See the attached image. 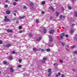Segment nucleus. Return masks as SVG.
I'll list each match as a JSON object with an SVG mask.
<instances>
[{
  "label": "nucleus",
  "instance_id": "nucleus-1",
  "mask_svg": "<svg viewBox=\"0 0 77 77\" xmlns=\"http://www.w3.org/2000/svg\"><path fill=\"white\" fill-rule=\"evenodd\" d=\"M3 46L4 47H5V48L6 47L7 48H9V47L11 46V44H7L6 45H3Z\"/></svg>",
  "mask_w": 77,
  "mask_h": 77
},
{
  "label": "nucleus",
  "instance_id": "nucleus-2",
  "mask_svg": "<svg viewBox=\"0 0 77 77\" xmlns=\"http://www.w3.org/2000/svg\"><path fill=\"white\" fill-rule=\"evenodd\" d=\"M49 38L50 39H49V42H52V41H53V38H52V36L50 35L49 37Z\"/></svg>",
  "mask_w": 77,
  "mask_h": 77
},
{
  "label": "nucleus",
  "instance_id": "nucleus-3",
  "mask_svg": "<svg viewBox=\"0 0 77 77\" xmlns=\"http://www.w3.org/2000/svg\"><path fill=\"white\" fill-rule=\"evenodd\" d=\"M54 32H55V30L53 29H51L50 30L49 32V33L50 34H52V33H54Z\"/></svg>",
  "mask_w": 77,
  "mask_h": 77
},
{
  "label": "nucleus",
  "instance_id": "nucleus-4",
  "mask_svg": "<svg viewBox=\"0 0 77 77\" xmlns=\"http://www.w3.org/2000/svg\"><path fill=\"white\" fill-rule=\"evenodd\" d=\"M4 21H9V22H11V20L10 19L8 18H5L4 20Z\"/></svg>",
  "mask_w": 77,
  "mask_h": 77
},
{
  "label": "nucleus",
  "instance_id": "nucleus-5",
  "mask_svg": "<svg viewBox=\"0 0 77 77\" xmlns=\"http://www.w3.org/2000/svg\"><path fill=\"white\" fill-rule=\"evenodd\" d=\"M59 17L61 19V18H65L66 17H65V16H64V15L63 16L62 15H60Z\"/></svg>",
  "mask_w": 77,
  "mask_h": 77
},
{
  "label": "nucleus",
  "instance_id": "nucleus-6",
  "mask_svg": "<svg viewBox=\"0 0 77 77\" xmlns=\"http://www.w3.org/2000/svg\"><path fill=\"white\" fill-rule=\"evenodd\" d=\"M6 14H8V15H9V14H11V11L7 10L6 12Z\"/></svg>",
  "mask_w": 77,
  "mask_h": 77
},
{
  "label": "nucleus",
  "instance_id": "nucleus-7",
  "mask_svg": "<svg viewBox=\"0 0 77 77\" xmlns=\"http://www.w3.org/2000/svg\"><path fill=\"white\" fill-rule=\"evenodd\" d=\"M49 8L50 9H51V11H52V12H54V8H53V7H52V6L50 7Z\"/></svg>",
  "mask_w": 77,
  "mask_h": 77
},
{
  "label": "nucleus",
  "instance_id": "nucleus-8",
  "mask_svg": "<svg viewBox=\"0 0 77 77\" xmlns=\"http://www.w3.org/2000/svg\"><path fill=\"white\" fill-rule=\"evenodd\" d=\"M7 32L8 33H12V32H13V30L7 29Z\"/></svg>",
  "mask_w": 77,
  "mask_h": 77
},
{
  "label": "nucleus",
  "instance_id": "nucleus-9",
  "mask_svg": "<svg viewBox=\"0 0 77 77\" xmlns=\"http://www.w3.org/2000/svg\"><path fill=\"white\" fill-rule=\"evenodd\" d=\"M41 39H42V37H40L36 40V41H40L41 40Z\"/></svg>",
  "mask_w": 77,
  "mask_h": 77
},
{
  "label": "nucleus",
  "instance_id": "nucleus-10",
  "mask_svg": "<svg viewBox=\"0 0 77 77\" xmlns=\"http://www.w3.org/2000/svg\"><path fill=\"white\" fill-rule=\"evenodd\" d=\"M10 71H11V72H13L14 71V69H13V68L12 67H11L10 68Z\"/></svg>",
  "mask_w": 77,
  "mask_h": 77
},
{
  "label": "nucleus",
  "instance_id": "nucleus-11",
  "mask_svg": "<svg viewBox=\"0 0 77 77\" xmlns=\"http://www.w3.org/2000/svg\"><path fill=\"white\" fill-rule=\"evenodd\" d=\"M8 59H10V60H12L13 59L12 56H9V57L8 58Z\"/></svg>",
  "mask_w": 77,
  "mask_h": 77
},
{
  "label": "nucleus",
  "instance_id": "nucleus-12",
  "mask_svg": "<svg viewBox=\"0 0 77 77\" xmlns=\"http://www.w3.org/2000/svg\"><path fill=\"white\" fill-rule=\"evenodd\" d=\"M25 17H26V16H24L22 17H20L19 18H20V20H21L22 19H24V18H25Z\"/></svg>",
  "mask_w": 77,
  "mask_h": 77
},
{
  "label": "nucleus",
  "instance_id": "nucleus-13",
  "mask_svg": "<svg viewBox=\"0 0 77 77\" xmlns=\"http://www.w3.org/2000/svg\"><path fill=\"white\" fill-rule=\"evenodd\" d=\"M75 30L74 29H72L70 31V33L72 34L74 32Z\"/></svg>",
  "mask_w": 77,
  "mask_h": 77
},
{
  "label": "nucleus",
  "instance_id": "nucleus-14",
  "mask_svg": "<svg viewBox=\"0 0 77 77\" xmlns=\"http://www.w3.org/2000/svg\"><path fill=\"white\" fill-rule=\"evenodd\" d=\"M33 50L34 52H36L37 51V49L35 48H33Z\"/></svg>",
  "mask_w": 77,
  "mask_h": 77
},
{
  "label": "nucleus",
  "instance_id": "nucleus-15",
  "mask_svg": "<svg viewBox=\"0 0 77 77\" xmlns=\"http://www.w3.org/2000/svg\"><path fill=\"white\" fill-rule=\"evenodd\" d=\"M28 36H30V37H32L33 36V34L32 33H29L28 34Z\"/></svg>",
  "mask_w": 77,
  "mask_h": 77
},
{
  "label": "nucleus",
  "instance_id": "nucleus-16",
  "mask_svg": "<svg viewBox=\"0 0 77 77\" xmlns=\"http://www.w3.org/2000/svg\"><path fill=\"white\" fill-rule=\"evenodd\" d=\"M48 72L49 73H51V69H49L48 70Z\"/></svg>",
  "mask_w": 77,
  "mask_h": 77
},
{
  "label": "nucleus",
  "instance_id": "nucleus-17",
  "mask_svg": "<svg viewBox=\"0 0 77 77\" xmlns=\"http://www.w3.org/2000/svg\"><path fill=\"white\" fill-rule=\"evenodd\" d=\"M47 29H44L43 30V33H46V32H47Z\"/></svg>",
  "mask_w": 77,
  "mask_h": 77
},
{
  "label": "nucleus",
  "instance_id": "nucleus-18",
  "mask_svg": "<svg viewBox=\"0 0 77 77\" xmlns=\"http://www.w3.org/2000/svg\"><path fill=\"white\" fill-rule=\"evenodd\" d=\"M75 14V17H77V12L76 11H75L74 12Z\"/></svg>",
  "mask_w": 77,
  "mask_h": 77
},
{
  "label": "nucleus",
  "instance_id": "nucleus-19",
  "mask_svg": "<svg viewBox=\"0 0 77 77\" xmlns=\"http://www.w3.org/2000/svg\"><path fill=\"white\" fill-rule=\"evenodd\" d=\"M56 16H58L59 15V13L57 11H56Z\"/></svg>",
  "mask_w": 77,
  "mask_h": 77
},
{
  "label": "nucleus",
  "instance_id": "nucleus-20",
  "mask_svg": "<svg viewBox=\"0 0 77 77\" xmlns=\"http://www.w3.org/2000/svg\"><path fill=\"white\" fill-rule=\"evenodd\" d=\"M13 4L14 6H16L17 5V3L15 2H14Z\"/></svg>",
  "mask_w": 77,
  "mask_h": 77
},
{
  "label": "nucleus",
  "instance_id": "nucleus-21",
  "mask_svg": "<svg viewBox=\"0 0 77 77\" xmlns=\"http://www.w3.org/2000/svg\"><path fill=\"white\" fill-rule=\"evenodd\" d=\"M51 51L50 49L49 48L47 49L46 50V51H47V52H49V51Z\"/></svg>",
  "mask_w": 77,
  "mask_h": 77
},
{
  "label": "nucleus",
  "instance_id": "nucleus-22",
  "mask_svg": "<svg viewBox=\"0 0 77 77\" xmlns=\"http://www.w3.org/2000/svg\"><path fill=\"white\" fill-rule=\"evenodd\" d=\"M61 9L63 11H65V8L63 7H61Z\"/></svg>",
  "mask_w": 77,
  "mask_h": 77
},
{
  "label": "nucleus",
  "instance_id": "nucleus-23",
  "mask_svg": "<svg viewBox=\"0 0 77 77\" xmlns=\"http://www.w3.org/2000/svg\"><path fill=\"white\" fill-rule=\"evenodd\" d=\"M30 5L31 6H33V2H31L30 4Z\"/></svg>",
  "mask_w": 77,
  "mask_h": 77
},
{
  "label": "nucleus",
  "instance_id": "nucleus-24",
  "mask_svg": "<svg viewBox=\"0 0 77 77\" xmlns=\"http://www.w3.org/2000/svg\"><path fill=\"white\" fill-rule=\"evenodd\" d=\"M43 60H47V58L45 57H43Z\"/></svg>",
  "mask_w": 77,
  "mask_h": 77
},
{
  "label": "nucleus",
  "instance_id": "nucleus-25",
  "mask_svg": "<svg viewBox=\"0 0 77 77\" xmlns=\"http://www.w3.org/2000/svg\"><path fill=\"white\" fill-rule=\"evenodd\" d=\"M61 35H62V36L63 37H64L65 36V33L64 32L63 33L61 34Z\"/></svg>",
  "mask_w": 77,
  "mask_h": 77
},
{
  "label": "nucleus",
  "instance_id": "nucleus-26",
  "mask_svg": "<svg viewBox=\"0 0 77 77\" xmlns=\"http://www.w3.org/2000/svg\"><path fill=\"white\" fill-rule=\"evenodd\" d=\"M4 63V65H6L7 64V62L6 61H4L3 62Z\"/></svg>",
  "mask_w": 77,
  "mask_h": 77
},
{
  "label": "nucleus",
  "instance_id": "nucleus-27",
  "mask_svg": "<svg viewBox=\"0 0 77 77\" xmlns=\"http://www.w3.org/2000/svg\"><path fill=\"white\" fill-rule=\"evenodd\" d=\"M68 8L69 9H72V7H71L70 6H68Z\"/></svg>",
  "mask_w": 77,
  "mask_h": 77
},
{
  "label": "nucleus",
  "instance_id": "nucleus-28",
  "mask_svg": "<svg viewBox=\"0 0 77 77\" xmlns=\"http://www.w3.org/2000/svg\"><path fill=\"white\" fill-rule=\"evenodd\" d=\"M22 29V26H20L19 27V30H21Z\"/></svg>",
  "mask_w": 77,
  "mask_h": 77
},
{
  "label": "nucleus",
  "instance_id": "nucleus-29",
  "mask_svg": "<svg viewBox=\"0 0 77 77\" xmlns=\"http://www.w3.org/2000/svg\"><path fill=\"white\" fill-rule=\"evenodd\" d=\"M60 38L61 39H62L63 38V37L62 35H60Z\"/></svg>",
  "mask_w": 77,
  "mask_h": 77
},
{
  "label": "nucleus",
  "instance_id": "nucleus-30",
  "mask_svg": "<svg viewBox=\"0 0 77 77\" xmlns=\"http://www.w3.org/2000/svg\"><path fill=\"white\" fill-rule=\"evenodd\" d=\"M19 33H23V31L22 30H20L19 31Z\"/></svg>",
  "mask_w": 77,
  "mask_h": 77
},
{
  "label": "nucleus",
  "instance_id": "nucleus-31",
  "mask_svg": "<svg viewBox=\"0 0 77 77\" xmlns=\"http://www.w3.org/2000/svg\"><path fill=\"white\" fill-rule=\"evenodd\" d=\"M51 73H49L48 75V77H49V76H50V75H51Z\"/></svg>",
  "mask_w": 77,
  "mask_h": 77
},
{
  "label": "nucleus",
  "instance_id": "nucleus-32",
  "mask_svg": "<svg viewBox=\"0 0 77 77\" xmlns=\"http://www.w3.org/2000/svg\"><path fill=\"white\" fill-rule=\"evenodd\" d=\"M45 2L43 1L42 2V5H45Z\"/></svg>",
  "mask_w": 77,
  "mask_h": 77
},
{
  "label": "nucleus",
  "instance_id": "nucleus-33",
  "mask_svg": "<svg viewBox=\"0 0 77 77\" xmlns=\"http://www.w3.org/2000/svg\"><path fill=\"white\" fill-rule=\"evenodd\" d=\"M5 8H7L8 7V5H5Z\"/></svg>",
  "mask_w": 77,
  "mask_h": 77
},
{
  "label": "nucleus",
  "instance_id": "nucleus-34",
  "mask_svg": "<svg viewBox=\"0 0 77 77\" xmlns=\"http://www.w3.org/2000/svg\"><path fill=\"white\" fill-rule=\"evenodd\" d=\"M61 44L63 46H64L65 45V43H63V42H61Z\"/></svg>",
  "mask_w": 77,
  "mask_h": 77
},
{
  "label": "nucleus",
  "instance_id": "nucleus-35",
  "mask_svg": "<svg viewBox=\"0 0 77 77\" xmlns=\"http://www.w3.org/2000/svg\"><path fill=\"white\" fill-rule=\"evenodd\" d=\"M45 50L44 49H42L41 50V51L42 52V51H45Z\"/></svg>",
  "mask_w": 77,
  "mask_h": 77
},
{
  "label": "nucleus",
  "instance_id": "nucleus-36",
  "mask_svg": "<svg viewBox=\"0 0 77 77\" xmlns=\"http://www.w3.org/2000/svg\"><path fill=\"white\" fill-rule=\"evenodd\" d=\"M68 47H69V46L68 45H66V46H65V48H68Z\"/></svg>",
  "mask_w": 77,
  "mask_h": 77
},
{
  "label": "nucleus",
  "instance_id": "nucleus-37",
  "mask_svg": "<svg viewBox=\"0 0 77 77\" xmlns=\"http://www.w3.org/2000/svg\"><path fill=\"white\" fill-rule=\"evenodd\" d=\"M57 65V66H58V64H57V63H54V66H55V65Z\"/></svg>",
  "mask_w": 77,
  "mask_h": 77
},
{
  "label": "nucleus",
  "instance_id": "nucleus-38",
  "mask_svg": "<svg viewBox=\"0 0 77 77\" xmlns=\"http://www.w3.org/2000/svg\"><path fill=\"white\" fill-rule=\"evenodd\" d=\"M61 77H65V75L63 74H62L61 75Z\"/></svg>",
  "mask_w": 77,
  "mask_h": 77
},
{
  "label": "nucleus",
  "instance_id": "nucleus-39",
  "mask_svg": "<svg viewBox=\"0 0 77 77\" xmlns=\"http://www.w3.org/2000/svg\"><path fill=\"white\" fill-rule=\"evenodd\" d=\"M41 50V48H40L39 49H37V51H39Z\"/></svg>",
  "mask_w": 77,
  "mask_h": 77
},
{
  "label": "nucleus",
  "instance_id": "nucleus-40",
  "mask_svg": "<svg viewBox=\"0 0 77 77\" xmlns=\"http://www.w3.org/2000/svg\"><path fill=\"white\" fill-rule=\"evenodd\" d=\"M3 44V42L2 40H0V44Z\"/></svg>",
  "mask_w": 77,
  "mask_h": 77
},
{
  "label": "nucleus",
  "instance_id": "nucleus-41",
  "mask_svg": "<svg viewBox=\"0 0 77 77\" xmlns=\"http://www.w3.org/2000/svg\"><path fill=\"white\" fill-rule=\"evenodd\" d=\"M42 63H45V60H42Z\"/></svg>",
  "mask_w": 77,
  "mask_h": 77
},
{
  "label": "nucleus",
  "instance_id": "nucleus-42",
  "mask_svg": "<svg viewBox=\"0 0 77 77\" xmlns=\"http://www.w3.org/2000/svg\"><path fill=\"white\" fill-rule=\"evenodd\" d=\"M18 67H19V68H21V65H19Z\"/></svg>",
  "mask_w": 77,
  "mask_h": 77
},
{
  "label": "nucleus",
  "instance_id": "nucleus-43",
  "mask_svg": "<svg viewBox=\"0 0 77 77\" xmlns=\"http://www.w3.org/2000/svg\"><path fill=\"white\" fill-rule=\"evenodd\" d=\"M72 70L73 71L75 72V69L73 68L72 69Z\"/></svg>",
  "mask_w": 77,
  "mask_h": 77
},
{
  "label": "nucleus",
  "instance_id": "nucleus-44",
  "mask_svg": "<svg viewBox=\"0 0 77 77\" xmlns=\"http://www.w3.org/2000/svg\"><path fill=\"white\" fill-rule=\"evenodd\" d=\"M12 54H15V52L14 51H12Z\"/></svg>",
  "mask_w": 77,
  "mask_h": 77
},
{
  "label": "nucleus",
  "instance_id": "nucleus-45",
  "mask_svg": "<svg viewBox=\"0 0 77 77\" xmlns=\"http://www.w3.org/2000/svg\"><path fill=\"white\" fill-rule=\"evenodd\" d=\"M50 19H51V20H52V19H53V17H52L51 16H50Z\"/></svg>",
  "mask_w": 77,
  "mask_h": 77
},
{
  "label": "nucleus",
  "instance_id": "nucleus-46",
  "mask_svg": "<svg viewBox=\"0 0 77 77\" xmlns=\"http://www.w3.org/2000/svg\"><path fill=\"white\" fill-rule=\"evenodd\" d=\"M74 26H75V24H72V26L73 27Z\"/></svg>",
  "mask_w": 77,
  "mask_h": 77
},
{
  "label": "nucleus",
  "instance_id": "nucleus-47",
  "mask_svg": "<svg viewBox=\"0 0 77 77\" xmlns=\"http://www.w3.org/2000/svg\"><path fill=\"white\" fill-rule=\"evenodd\" d=\"M74 53H76V54H77V51H75L74 52Z\"/></svg>",
  "mask_w": 77,
  "mask_h": 77
},
{
  "label": "nucleus",
  "instance_id": "nucleus-48",
  "mask_svg": "<svg viewBox=\"0 0 77 77\" xmlns=\"http://www.w3.org/2000/svg\"><path fill=\"white\" fill-rule=\"evenodd\" d=\"M22 60H21V59H20V60H19V62H21Z\"/></svg>",
  "mask_w": 77,
  "mask_h": 77
},
{
  "label": "nucleus",
  "instance_id": "nucleus-49",
  "mask_svg": "<svg viewBox=\"0 0 77 77\" xmlns=\"http://www.w3.org/2000/svg\"><path fill=\"white\" fill-rule=\"evenodd\" d=\"M12 20L13 21H15V20H16V18H14L13 19H12Z\"/></svg>",
  "mask_w": 77,
  "mask_h": 77
},
{
  "label": "nucleus",
  "instance_id": "nucleus-50",
  "mask_svg": "<svg viewBox=\"0 0 77 77\" xmlns=\"http://www.w3.org/2000/svg\"><path fill=\"white\" fill-rule=\"evenodd\" d=\"M14 12H17V10H14Z\"/></svg>",
  "mask_w": 77,
  "mask_h": 77
},
{
  "label": "nucleus",
  "instance_id": "nucleus-51",
  "mask_svg": "<svg viewBox=\"0 0 77 77\" xmlns=\"http://www.w3.org/2000/svg\"><path fill=\"white\" fill-rule=\"evenodd\" d=\"M19 21H18V20H17L16 21V23H17V24H18V23H19Z\"/></svg>",
  "mask_w": 77,
  "mask_h": 77
},
{
  "label": "nucleus",
  "instance_id": "nucleus-52",
  "mask_svg": "<svg viewBox=\"0 0 77 77\" xmlns=\"http://www.w3.org/2000/svg\"><path fill=\"white\" fill-rule=\"evenodd\" d=\"M66 38H68V35L66 34Z\"/></svg>",
  "mask_w": 77,
  "mask_h": 77
},
{
  "label": "nucleus",
  "instance_id": "nucleus-53",
  "mask_svg": "<svg viewBox=\"0 0 77 77\" xmlns=\"http://www.w3.org/2000/svg\"><path fill=\"white\" fill-rule=\"evenodd\" d=\"M23 8L24 9H26V6H23Z\"/></svg>",
  "mask_w": 77,
  "mask_h": 77
},
{
  "label": "nucleus",
  "instance_id": "nucleus-54",
  "mask_svg": "<svg viewBox=\"0 0 77 77\" xmlns=\"http://www.w3.org/2000/svg\"><path fill=\"white\" fill-rule=\"evenodd\" d=\"M5 2L6 3H8V2H9V1L7 0H6L5 1Z\"/></svg>",
  "mask_w": 77,
  "mask_h": 77
},
{
  "label": "nucleus",
  "instance_id": "nucleus-55",
  "mask_svg": "<svg viewBox=\"0 0 77 77\" xmlns=\"http://www.w3.org/2000/svg\"><path fill=\"white\" fill-rule=\"evenodd\" d=\"M57 75H60V73L59 72H58L57 74Z\"/></svg>",
  "mask_w": 77,
  "mask_h": 77
},
{
  "label": "nucleus",
  "instance_id": "nucleus-56",
  "mask_svg": "<svg viewBox=\"0 0 77 77\" xmlns=\"http://www.w3.org/2000/svg\"><path fill=\"white\" fill-rule=\"evenodd\" d=\"M44 13H45L44 11H42V14H44Z\"/></svg>",
  "mask_w": 77,
  "mask_h": 77
},
{
  "label": "nucleus",
  "instance_id": "nucleus-57",
  "mask_svg": "<svg viewBox=\"0 0 77 77\" xmlns=\"http://www.w3.org/2000/svg\"><path fill=\"white\" fill-rule=\"evenodd\" d=\"M36 22H38V21H39V20H38V19H36Z\"/></svg>",
  "mask_w": 77,
  "mask_h": 77
},
{
  "label": "nucleus",
  "instance_id": "nucleus-58",
  "mask_svg": "<svg viewBox=\"0 0 77 77\" xmlns=\"http://www.w3.org/2000/svg\"><path fill=\"white\" fill-rule=\"evenodd\" d=\"M75 47V45H73V47H72V48H74Z\"/></svg>",
  "mask_w": 77,
  "mask_h": 77
},
{
  "label": "nucleus",
  "instance_id": "nucleus-59",
  "mask_svg": "<svg viewBox=\"0 0 77 77\" xmlns=\"http://www.w3.org/2000/svg\"><path fill=\"white\" fill-rule=\"evenodd\" d=\"M55 76H56V77H58V76H59V75H58V74H56V75H55Z\"/></svg>",
  "mask_w": 77,
  "mask_h": 77
},
{
  "label": "nucleus",
  "instance_id": "nucleus-60",
  "mask_svg": "<svg viewBox=\"0 0 77 77\" xmlns=\"http://www.w3.org/2000/svg\"><path fill=\"white\" fill-rule=\"evenodd\" d=\"M74 0H72V3H73V2H74Z\"/></svg>",
  "mask_w": 77,
  "mask_h": 77
},
{
  "label": "nucleus",
  "instance_id": "nucleus-61",
  "mask_svg": "<svg viewBox=\"0 0 77 77\" xmlns=\"http://www.w3.org/2000/svg\"><path fill=\"white\" fill-rule=\"evenodd\" d=\"M13 14L15 16H16V13H14Z\"/></svg>",
  "mask_w": 77,
  "mask_h": 77
},
{
  "label": "nucleus",
  "instance_id": "nucleus-62",
  "mask_svg": "<svg viewBox=\"0 0 77 77\" xmlns=\"http://www.w3.org/2000/svg\"><path fill=\"white\" fill-rule=\"evenodd\" d=\"M14 1H15V2H17L18 1V0H14Z\"/></svg>",
  "mask_w": 77,
  "mask_h": 77
},
{
  "label": "nucleus",
  "instance_id": "nucleus-63",
  "mask_svg": "<svg viewBox=\"0 0 77 77\" xmlns=\"http://www.w3.org/2000/svg\"><path fill=\"white\" fill-rule=\"evenodd\" d=\"M68 51H70V48H69V49H68Z\"/></svg>",
  "mask_w": 77,
  "mask_h": 77
},
{
  "label": "nucleus",
  "instance_id": "nucleus-64",
  "mask_svg": "<svg viewBox=\"0 0 77 77\" xmlns=\"http://www.w3.org/2000/svg\"><path fill=\"white\" fill-rule=\"evenodd\" d=\"M76 37H77V35H76Z\"/></svg>",
  "mask_w": 77,
  "mask_h": 77
}]
</instances>
